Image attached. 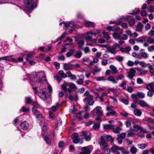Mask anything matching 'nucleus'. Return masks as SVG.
Segmentation results:
<instances>
[{"instance_id": "nucleus-1", "label": "nucleus", "mask_w": 154, "mask_h": 154, "mask_svg": "<svg viewBox=\"0 0 154 154\" xmlns=\"http://www.w3.org/2000/svg\"><path fill=\"white\" fill-rule=\"evenodd\" d=\"M29 79L32 82H38L41 86L43 85V83L45 82L46 81L45 76L43 73L42 75L39 73H37L35 75H32Z\"/></svg>"}, {"instance_id": "nucleus-2", "label": "nucleus", "mask_w": 154, "mask_h": 154, "mask_svg": "<svg viewBox=\"0 0 154 154\" xmlns=\"http://www.w3.org/2000/svg\"><path fill=\"white\" fill-rule=\"evenodd\" d=\"M24 4L23 9L26 13L31 12L36 7L33 0H24Z\"/></svg>"}, {"instance_id": "nucleus-3", "label": "nucleus", "mask_w": 154, "mask_h": 154, "mask_svg": "<svg viewBox=\"0 0 154 154\" xmlns=\"http://www.w3.org/2000/svg\"><path fill=\"white\" fill-rule=\"evenodd\" d=\"M72 90L68 89V91L65 93V96L66 98H69L71 101H77L79 100V97L76 93H72Z\"/></svg>"}, {"instance_id": "nucleus-4", "label": "nucleus", "mask_w": 154, "mask_h": 154, "mask_svg": "<svg viewBox=\"0 0 154 154\" xmlns=\"http://www.w3.org/2000/svg\"><path fill=\"white\" fill-rule=\"evenodd\" d=\"M113 31L114 32L112 34L113 38L116 40L121 39L123 33L122 30L118 26H116L113 29Z\"/></svg>"}, {"instance_id": "nucleus-5", "label": "nucleus", "mask_w": 154, "mask_h": 154, "mask_svg": "<svg viewBox=\"0 0 154 154\" xmlns=\"http://www.w3.org/2000/svg\"><path fill=\"white\" fill-rule=\"evenodd\" d=\"M80 136L82 137V139H85L86 141H89L91 138L90 133L86 131H82Z\"/></svg>"}, {"instance_id": "nucleus-6", "label": "nucleus", "mask_w": 154, "mask_h": 154, "mask_svg": "<svg viewBox=\"0 0 154 154\" xmlns=\"http://www.w3.org/2000/svg\"><path fill=\"white\" fill-rule=\"evenodd\" d=\"M120 47V45L116 43L112 47H107V49L108 51L111 53L115 54L117 52L116 49L117 48Z\"/></svg>"}, {"instance_id": "nucleus-7", "label": "nucleus", "mask_w": 154, "mask_h": 154, "mask_svg": "<svg viewBox=\"0 0 154 154\" xmlns=\"http://www.w3.org/2000/svg\"><path fill=\"white\" fill-rule=\"evenodd\" d=\"M72 138L73 140L72 142L75 144L79 143L82 144L83 143V141L78 136V135L76 133H73L72 136Z\"/></svg>"}, {"instance_id": "nucleus-8", "label": "nucleus", "mask_w": 154, "mask_h": 154, "mask_svg": "<svg viewBox=\"0 0 154 154\" xmlns=\"http://www.w3.org/2000/svg\"><path fill=\"white\" fill-rule=\"evenodd\" d=\"M81 149H82V151L79 154H90L93 150V147L92 146H89L84 147Z\"/></svg>"}, {"instance_id": "nucleus-9", "label": "nucleus", "mask_w": 154, "mask_h": 154, "mask_svg": "<svg viewBox=\"0 0 154 154\" xmlns=\"http://www.w3.org/2000/svg\"><path fill=\"white\" fill-rule=\"evenodd\" d=\"M32 112L35 115L38 121H39V123L40 124H41L42 122L43 121V119L42 116L40 112L37 110H35L34 109H32Z\"/></svg>"}, {"instance_id": "nucleus-10", "label": "nucleus", "mask_w": 154, "mask_h": 154, "mask_svg": "<svg viewBox=\"0 0 154 154\" xmlns=\"http://www.w3.org/2000/svg\"><path fill=\"white\" fill-rule=\"evenodd\" d=\"M102 107L99 106H97L93 109V111H91V113L92 115H94L96 111V114L98 116H101L103 115V112L101 110Z\"/></svg>"}, {"instance_id": "nucleus-11", "label": "nucleus", "mask_w": 154, "mask_h": 154, "mask_svg": "<svg viewBox=\"0 0 154 154\" xmlns=\"http://www.w3.org/2000/svg\"><path fill=\"white\" fill-rule=\"evenodd\" d=\"M38 94L41 99L44 100H46L48 95L46 90H42L40 92H38Z\"/></svg>"}, {"instance_id": "nucleus-12", "label": "nucleus", "mask_w": 154, "mask_h": 154, "mask_svg": "<svg viewBox=\"0 0 154 154\" xmlns=\"http://www.w3.org/2000/svg\"><path fill=\"white\" fill-rule=\"evenodd\" d=\"M93 35V31H92L90 32H88L86 33L84 35L85 40L87 41L91 42L92 40V37L89 35Z\"/></svg>"}, {"instance_id": "nucleus-13", "label": "nucleus", "mask_w": 154, "mask_h": 154, "mask_svg": "<svg viewBox=\"0 0 154 154\" xmlns=\"http://www.w3.org/2000/svg\"><path fill=\"white\" fill-rule=\"evenodd\" d=\"M136 72V71L135 70V68H132L130 69L127 77L129 79L132 80L133 78L135 76V74Z\"/></svg>"}, {"instance_id": "nucleus-14", "label": "nucleus", "mask_w": 154, "mask_h": 154, "mask_svg": "<svg viewBox=\"0 0 154 154\" xmlns=\"http://www.w3.org/2000/svg\"><path fill=\"white\" fill-rule=\"evenodd\" d=\"M101 138H102L104 140L105 139L107 141H111V142H112L114 139V138L112 137L110 135L106 134H103L101 137Z\"/></svg>"}, {"instance_id": "nucleus-15", "label": "nucleus", "mask_w": 154, "mask_h": 154, "mask_svg": "<svg viewBox=\"0 0 154 154\" xmlns=\"http://www.w3.org/2000/svg\"><path fill=\"white\" fill-rule=\"evenodd\" d=\"M100 146L101 149L103 150L105 148L108 147V145L104 140L101 138V140L100 142Z\"/></svg>"}, {"instance_id": "nucleus-16", "label": "nucleus", "mask_w": 154, "mask_h": 154, "mask_svg": "<svg viewBox=\"0 0 154 154\" xmlns=\"http://www.w3.org/2000/svg\"><path fill=\"white\" fill-rule=\"evenodd\" d=\"M135 103H137L138 104L143 107L149 106L148 104L143 100H136L135 101Z\"/></svg>"}, {"instance_id": "nucleus-17", "label": "nucleus", "mask_w": 154, "mask_h": 154, "mask_svg": "<svg viewBox=\"0 0 154 154\" xmlns=\"http://www.w3.org/2000/svg\"><path fill=\"white\" fill-rule=\"evenodd\" d=\"M137 71V73L140 75H144L147 73V70L140 68H135Z\"/></svg>"}, {"instance_id": "nucleus-18", "label": "nucleus", "mask_w": 154, "mask_h": 154, "mask_svg": "<svg viewBox=\"0 0 154 154\" xmlns=\"http://www.w3.org/2000/svg\"><path fill=\"white\" fill-rule=\"evenodd\" d=\"M69 83L64 82L61 85V87L65 92H66L68 91V89H70L69 88H67V87H69Z\"/></svg>"}, {"instance_id": "nucleus-19", "label": "nucleus", "mask_w": 154, "mask_h": 154, "mask_svg": "<svg viewBox=\"0 0 154 154\" xmlns=\"http://www.w3.org/2000/svg\"><path fill=\"white\" fill-rule=\"evenodd\" d=\"M29 125L27 122L25 121L21 123L20 127L23 130H27L28 129Z\"/></svg>"}, {"instance_id": "nucleus-20", "label": "nucleus", "mask_w": 154, "mask_h": 154, "mask_svg": "<svg viewBox=\"0 0 154 154\" xmlns=\"http://www.w3.org/2000/svg\"><path fill=\"white\" fill-rule=\"evenodd\" d=\"M63 68L64 69L67 70H70L73 68V65L70 63H65L63 65Z\"/></svg>"}, {"instance_id": "nucleus-21", "label": "nucleus", "mask_w": 154, "mask_h": 154, "mask_svg": "<svg viewBox=\"0 0 154 154\" xmlns=\"http://www.w3.org/2000/svg\"><path fill=\"white\" fill-rule=\"evenodd\" d=\"M109 68L111 69V73L112 74H115L117 73L118 72L117 68L113 65H110Z\"/></svg>"}, {"instance_id": "nucleus-22", "label": "nucleus", "mask_w": 154, "mask_h": 154, "mask_svg": "<svg viewBox=\"0 0 154 154\" xmlns=\"http://www.w3.org/2000/svg\"><path fill=\"white\" fill-rule=\"evenodd\" d=\"M131 50V47L129 46L127 47L126 48H121L120 49V51L122 52L127 54H129V52Z\"/></svg>"}, {"instance_id": "nucleus-23", "label": "nucleus", "mask_w": 154, "mask_h": 154, "mask_svg": "<svg viewBox=\"0 0 154 154\" xmlns=\"http://www.w3.org/2000/svg\"><path fill=\"white\" fill-rule=\"evenodd\" d=\"M5 60L8 61L9 62H10L11 61L13 62L17 63V60L14 58H12L11 56H5Z\"/></svg>"}, {"instance_id": "nucleus-24", "label": "nucleus", "mask_w": 154, "mask_h": 154, "mask_svg": "<svg viewBox=\"0 0 154 154\" xmlns=\"http://www.w3.org/2000/svg\"><path fill=\"white\" fill-rule=\"evenodd\" d=\"M42 136L44 139V140L45 141L47 144H50L51 142V139L48 137L46 136H45L42 134Z\"/></svg>"}, {"instance_id": "nucleus-25", "label": "nucleus", "mask_w": 154, "mask_h": 154, "mask_svg": "<svg viewBox=\"0 0 154 154\" xmlns=\"http://www.w3.org/2000/svg\"><path fill=\"white\" fill-rule=\"evenodd\" d=\"M35 54V52L34 51H32L29 52L27 54V57L26 58V60L27 61H29L31 58L33 57V55Z\"/></svg>"}, {"instance_id": "nucleus-26", "label": "nucleus", "mask_w": 154, "mask_h": 154, "mask_svg": "<svg viewBox=\"0 0 154 154\" xmlns=\"http://www.w3.org/2000/svg\"><path fill=\"white\" fill-rule=\"evenodd\" d=\"M146 88L149 91H153L154 89V82H152L146 86Z\"/></svg>"}, {"instance_id": "nucleus-27", "label": "nucleus", "mask_w": 154, "mask_h": 154, "mask_svg": "<svg viewBox=\"0 0 154 154\" xmlns=\"http://www.w3.org/2000/svg\"><path fill=\"white\" fill-rule=\"evenodd\" d=\"M143 25L141 22H139L136 27V30L137 31L141 32L143 28Z\"/></svg>"}, {"instance_id": "nucleus-28", "label": "nucleus", "mask_w": 154, "mask_h": 154, "mask_svg": "<svg viewBox=\"0 0 154 154\" xmlns=\"http://www.w3.org/2000/svg\"><path fill=\"white\" fill-rule=\"evenodd\" d=\"M121 147L117 146L115 145H113L111 148V150L112 152L114 153L117 150H119Z\"/></svg>"}, {"instance_id": "nucleus-29", "label": "nucleus", "mask_w": 154, "mask_h": 154, "mask_svg": "<svg viewBox=\"0 0 154 154\" xmlns=\"http://www.w3.org/2000/svg\"><path fill=\"white\" fill-rule=\"evenodd\" d=\"M140 51H141L140 54L141 57L144 59L147 58L149 57L148 54L144 51V49H141Z\"/></svg>"}, {"instance_id": "nucleus-30", "label": "nucleus", "mask_w": 154, "mask_h": 154, "mask_svg": "<svg viewBox=\"0 0 154 154\" xmlns=\"http://www.w3.org/2000/svg\"><path fill=\"white\" fill-rule=\"evenodd\" d=\"M106 80L108 81L112 82L113 84H116L117 83V81L116 80L113 76H111L108 77Z\"/></svg>"}, {"instance_id": "nucleus-31", "label": "nucleus", "mask_w": 154, "mask_h": 154, "mask_svg": "<svg viewBox=\"0 0 154 154\" xmlns=\"http://www.w3.org/2000/svg\"><path fill=\"white\" fill-rule=\"evenodd\" d=\"M95 25L94 23L90 21H86L85 22V26L88 27H93Z\"/></svg>"}, {"instance_id": "nucleus-32", "label": "nucleus", "mask_w": 154, "mask_h": 154, "mask_svg": "<svg viewBox=\"0 0 154 154\" xmlns=\"http://www.w3.org/2000/svg\"><path fill=\"white\" fill-rule=\"evenodd\" d=\"M120 150L122 154H129V152L128 149L121 147Z\"/></svg>"}, {"instance_id": "nucleus-33", "label": "nucleus", "mask_w": 154, "mask_h": 154, "mask_svg": "<svg viewBox=\"0 0 154 154\" xmlns=\"http://www.w3.org/2000/svg\"><path fill=\"white\" fill-rule=\"evenodd\" d=\"M116 112L114 110H112L111 111L108 112L106 113L107 116H109L110 115H112V116H114L115 117H117V116L116 115Z\"/></svg>"}, {"instance_id": "nucleus-34", "label": "nucleus", "mask_w": 154, "mask_h": 154, "mask_svg": "<svg viewBox=\"0 0 154 154\" xmlns=\"http://www.w3.org/2000/svg\"><path fill=\"white\" fill-rule=\"evenodd\" d=\"M58 74L62 78H65L67 77V72L65 74L63 70L60 71L58 72Z\"/></svg>"}, {"instance_id": "nucleus-35", "label": "nucleus", "mask_w": 154, "mask_h": 154, "mask_svg": "<svg viewBox=\"0 0 154 154\" xmlns=\"http://www.w3.org/2000/svg\"><path fill=\"white\" fill-rule=\"evenodd\" d=\"M134 114L137 116H140L142 115V112L140 110L137 109H135L134 110Z\"/></svg>"}, {"instance_id": "nucleus-36", "label": "nucleus", "mask_w": 154, "mask_h": 154, "mask_svg": "<svg viewBox=\"0 0 154 154\" xmlns=\"http://www.w3.org/2000/svg\"><path fill=\"white\" fill-rule=\"evenodd\" d=\"M75 51V49H70L69 51L66 54V57H71Z\"/></svg>"}, {"instance_id": "nucleus-37", "label": "nucleus", "mask_w": 154, "mask_h": 154, "mask_svg": "<svg viewBox=\"0 0 154 154\" xmlns=\"http://www.w3.org/2000/svg\"><path fill=\"white\" fill-rule=\"evenodd\" d=\"M104 129H112L114 128V125L110 124H105L103 125Z\"/></svg>"}, {"instance_id": "nucleus-38", "label": "nucleus", "mask_w": 154, "mask_h": 154, "mask_svg": "<svg viewBox=\"0 0 154 154\" xmlns=\"http://www.w3.org/2000/svg\"><path fill=\"white\" fill-rule=\"evenodd\" d=\"M128 134H127V136L128 137H134L135 135V134L133 133V131L131 130H128L127 131Z\"/></svg>"}, {"instance_id": "nucleus-39", "label": "nucleus", "mask_w": 154, "mask_h": 154, "mask_svg": "<svg viewBox=\"0 0 154 154\" xmlns=\"http://www.w3.org/2000/svg\"><path fill=\"white\" fill-rule=\"evenodd\" d=\"M60 105H61L59 104V103H57L55 105L53 106L52 107V110L53 112L56 111L58 109L59 107L60 106Z\"/></svg>"}, {"instance_id": "nucleus-40", "label": "nucleus", "mask_w": 154, "mask_h": 154, "mask_svg": "<svg viewBox=\"0 0 154 154\" xmlns=\"http://www.w3.org/2000/svg\"><path fill=\"white\" fill-rule=\"evenodd\" d=\"M138 151V149L134 146H132L130 149V151L132 154H135Z\"/></svg>"}, {"instance_id": "nucleus-41", "label": "nucleus", "mask_w": 154, "mask_h": 154, "mask_svg": "<svg viewBox=\"0 0 154 154\" xmlns=\"http://www.w3.org/2000/svg\"><path fill=\"white\" fill-rule=\"evenodd\" d=\"M67 77H70L72 80H75L76 79V76L75 75L72 74L70 72H67Z\"/></svg>"}, {"instance_id": "nucleus-42", "label": "nucleus", "mask_w": 154, "mask_h": 154, "mask_svg": "<svg viewBox=\"0 0 154 154\" xmlns=\"http://www.w3.org/2000/svg\"><path fill=\"white\" fill-rule=\"evenodd\" d=\"M31 97H27L25 98V102L27 104H30L32 103Z\"/></svg>"}, {"instance_id": "nucleus-43", "label": "nucleus", "mask_w": 154, "mask_h": 154, "mask_svg": "<svg viewBox=\"0 0 154 154\" xmlns=\"http://www.w3.org/2000/svg\"><path fill=\"white\" fill-rule=\"evenodd\" d=\"M77 43L78 45V47L79 48L81 49L84 44L85 42L83 40H81L78 41L77 42Z\"/></svg>"}, {"instance_id": "nucleus-44", "label": "nucleus", "mask_w": 154, "mask_h": 154, "mask_svg": "<svg viewBox=\"0 0 154 154\" xmlns=\"http://www.w3.org/2000/svg\"><path fill=\"white\" fill-rule=\"evenodd\" d=\"M114 133L115 134H117L119 133L122 130V128L119 127H117L116 128H113V129H112Z\"/></svg>"}, {"instance_id": "nucleus-45", "label": "nucleus", "mask_w": 154, "mask_h": 154, "mask_svg": "<svg viewBox=\"0 0 154 154\" xmlns=\"http://www.w3.org/2000/svg\"><path fill=\"white\" fill-rule=\"evenodd\" d=\"M82 53L81 51H77L76 54L74 55V57L75 58H79L82 56Z\"/></svg>"}, {"instance_id": "nucleus-46", "label": "nucleus", "mask_w": 154, "mask_h": 154, "mask_svg": "<svg viewBox=\"0 0 154 154\" xmlns=\"http://www.w3.org/2000/svg\"><path fill=\"white\" fill-rule=\"evenodd\" d=\"M96 79L97 81H105L106 80V77L103 76L98 77Z\"/></svg>"}, {"instance_id": "nucleus-47", "label": "nucleus", "mask_w": 154, "mask_h": 154, "mask_svg": "<svg viewBox=\"0 0 154 154\" xmlns=\"http://www.w3.org/2000/svg\"><path fill=\"white\" fill-rule=\"evenodd\" d=\"M149 65H150V64L149 63H145V62L144 61H140V65L142 67L145 68V67H147V66L148 67V66H149Z\"/></svg>"}, {"instance_id": "nucleus-48", "label": "nucleus", "mask_w": 154, "mask_h": 154, "mask_svg": "<svg viewBox=\"0 0 154 154\" xmlns=\"http://www.w3.org/2000/svg\"><path fill=\"white\" fill-rule=\"evenodd\" d=\"M152 66V65L150 64V65H149L148 68L150 70L151 74L152 75H154V69L153 68Z\"/></svg>"}, {"instance_id": "nucleus-49", "label": "nucleus", "mask_w": 154, "mask_h": 154, "mask_svg": "<svg viewBox=\"0 0 154 154\" xmlns=\"http://www.w3.org/2000/svg\"><path fill=\"white\" fill-rule=\"evenodd\" d=\"M93 98V97L91 95L88 96V97H85L83 100V101L84 102H87L88 101H89L91 100H92Z\"/></svg>"}, {"instance_id": "nucleus-50", "label": "nucleus", "mask_w": 154, "mask_h": 154, "mask_svg": "<svg viewBox=\"0 0 154 154\" xmlns=\"http://www.w3.org/2000/svg\"><path fill=\"white\" fill-rule=\"evenodd\" d=\"M147 42L150 44L154 43V38L152 37H149L146 40Z\"/></svg>"}, {"instance_id": "nucleus-51", "label": "nucleus", "mask_w": 154, "mask_h": 154, "mask_svg": "<svg viewBox=\"0 0 154 154\" xmlns=\"http://www.w3.org/2000/svg\"><path fill=\"white\" fill-rule=\"evenodd\" d=\"M137 95L138 96L139 98H143L145 97V94L144 93L141 92H137Z\"/></svg>"}, {"instance_id": "nucleus-52", "label": "nucleus", "mask_w": 154, "mask_h": 154, "mask_svg": "<svg viewBox=\"0 0 154 154\" xmlns=\"http://www.w3.org/2000/svg\"><path fill=\"white\" fill-rule=\"evenodd\" d=\"M101 68L97 67L94 69L92 72V73L94 75H95L97 72H99L101 70Z\"/></svg>"}, {"instance_id": "nucleus-53", "label": "nucleus", "mask_w": 154, "mask_h": 154, "mask_svg": "<svg viewBox=\"0 0 154 154\" xmlns=\"http://www.w3.org/2000/svg\"><path fill=\"white\" fill-rule=\"evenodd\" d=\"M77 111V109H75L74 105L70 107V109L69 110L70 112L71 113H74Z\"/></svg>"}, {"instance_id": "nucleus-54", "label": "nucleus", "mask_w": 154, "mask_h": 154, "mask_svg": "<svg viewBox=\"0 0 154 154\" xmlns=\"http://www.w3.org/2000/svg\"><path fill=\"white\" fill-rule=\"evenodd\" d=\"M39 107L38 104L37 102H34L33 104V107L32 109H32H34L35 110H37V108H38Z\"/></svg>"}, {"instance_id": "nucleus-55", "label": "nucleus", "mask_w": 154, "mask_h": 154, "mask_svg": "<svg viewBox=\"0 0 154 154\" xmlns=\"http://www.w3.org/2000/svg\"><path fill=\"white\" fill-rule=\"evenodd\" d=\"M126 83L125 81L122 82L120 84L119 86L122 87L123 89L125 90L126 89Z\"/></svg>"}, {"instance_id": "nucleus-56", "label": "nucleus", "mask_w": 154, "mask_h": 154, "mask_svg": "<svg viewBox=\"0 0 154 154\" xmlns=\"http://www.w3.org/2000/svg\"><path fill=\"white\" fill-rule=\"evenodd\" d=\"M137 146L141 149H144L146 146V145L144 143L139 144L137 145Z\"/></svg>"}, {"instance_id": "nucleus-57", "label": "nucleus", "mask_w": 154, "mask_h": 154, "mask_svg": "<svg viewBox=\"0 0 154 154\" xmlns=\"http://www.w3.org/2000/svg\"><path fill=\"white\" fill-rule=\"evenodd\" d=\"M140 126L134 124L133 125V130L135 131H137L139 130Z\"/></svg>"}, {"instance_id": "nucleus-58", "label": "nucleus", "mask_w": 154, "mask_h": 154, "mask_svg": "<svg viewBox=\"0 0 154 154\" xmlns=\"http://www.w3.org/2000/svg\"><path fill=\"white\" fill-rule=\"evenodd\" d=\"M118 24L121 26L122 27L124 28H126L127 27V23H123L122 22H119V23H118Z\"/></svg>"}, {"instance_id": "nucleus-59", "label": "nucleus", "mask_w": 154, "mask_h": 154, "mask_svg": "<svg viewBox=\"0 0 154 154\" xmlns=\"http://www.w3.org/2000/svg\"><path fill=\"white\" fill-rule=\"evenodd\" d=\"M83 50L84 51V53L85 54H89L90 52V50L88 46L85 47L84 49Z\"/></svg>"}, {"instance_id": "nucleus-60", "label": "nucleus", "mask_w": 154, "mask_h": 154, "mask_svg": "<svg viewBox=\"0 0 154 154\" xmlns=\"http://www.w3.org/2000/svg\"><path fill=\"white\" fill-rule=\"evenodd\" d=\"M115 58L116 59L119 61H122L123 60V57L120 55L116 56L115 57Z\"/></svg>"}, {"instance_id": "nucleus-61", "label": "nucleus", "mask_w": 154, "mask_h": 154, "mask_svg": "<svg viewBox=\"0 0 154 154\" xmlns=\"http://www.w3.org/2000/svg\"><path fill=\"white\" fill-rule=\"evenodd\" d=\"M126 135V134L125 133L122 132L120 134H118L117 136L118 137L122 139L125 138Z\"/></svg>"}, {"instance_id": "nucleus-62", "label": "nucleus", "mask_w": 154, "mask_h": 154, "mask_svg": "<svg viewBox=\"0 0 154 154\" xmlns=\"http://www.w3.org/2000/svg\"><path fill=\"white\" fill-rule=\"evenodd\" d=\"M135 23V20L134 18L130 19L129 21V24L130 26H133Z\"/></svg>"}, {"instance_id": "nucleus-63", "label": "nucleus", "mask_w": 154, "mask_h": 154, "mask_svg": "<svg viewBox=\"0 0 154 154\" xmlns=\"http://www.w3.org/2000/svg\"><path fill=\"white\" fill-rule=\"evenodd\" d=\"M148 51L149 52H152L154 51V45H152L147 48Z\"/></svg>"}, {"instance_id": "nucleus-64", "label": "nucleus", "mask_w": 154, "mask_h": 154, "mask_svg": "<svg viewBox=\"0 0 154 154\" xmlns=\"http://www.w3.org/2000/svg\"><path fill=\"white\" fill-rule=\"evenodd\" d=\"M148 35L151 36L154 35V27H152V29L149 32Z\"/></svg>"}]
</instances>
